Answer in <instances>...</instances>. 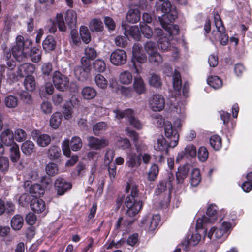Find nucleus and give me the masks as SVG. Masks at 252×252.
<instances>
[{"label": "nucleus", "mask_w": 252, "mask_h": 252, "mask_svg": "<svg viewBox=\"0 0 252 252\" xmlns=\"http://www.w3.org/2000/svg\"><path fill=\"white\" fill-rule=\"evenodd\" d=\"M184 151L187 158H193L196 156V148L193 144H189L186 145Z\"/></svg>", "instance_id": "nucleus-47"}, {"label": "nucleus", "mask_w": 252, "mask_h": 252, "mask_svg": "<svg viewBox=\"0 0 252 252\" xmlns=\"http://www.w3.org/2000/svg\"><path fill=\"white\" fill-rule=\"evenodd\" d=\"M81 63L82 66H78L74 68V74L78 79L83 80L86 78L91 66H87L83 62Z\"/></svg>", "instance_id": "nucleus-21"}, {"label": "nucleus", "mask_w": 252, "mask_h": 252, "mask_svg": "<svg viewBox=\"0 0 252 252\" xmlns=\"http://www.w3.org/2000/svg\"><path fill=\"white\" fill-rule=\"evenodd\" d=\"M160 4L159 2L157 1L155 7L157 10H161L164 14L159 18L160 23H162L164 21L167 19V22H173V21L177 17V11L175 7H172L170 2L169 0L162 1Z\"/></svg>", "instance_id": "nucleus-5"}, {"label": "nucleus", "mask_w": 252, "mask_h": 252, "mask_svg": "<svg viewBox=\"0 0 252 252\" xmlns=\"http://www.w3.org/2000/svg\"><path fill=\"white\" fill-rule=\"evenodd\" d=\"M149 60L154 65H158L162 62V58L158 52L149 55Z\"/></svg>", "instance_id": "nucleus-57"}, {"label": "nucleus", "mask_w": 252, "mask_h": 252, "mask_svg": "<svg viewBox=\"0 0 252 252\" xmlns=\"http://www.w3.org/2000/svg\"><path fill=\"white\" fill-rule=\"evenodd\" d=\"M20 157V154L18 145L14 143L10 148V158L12 162H17Z\"/></svg>", "instance_id": "nucleus-40"}, {"label": "nucleus", "mask_w": 252, "mask_h": 252, "mask_svg": "<svg viewBox=\"0 0 252 252\" xmlns=\"http://www.w3.org/2000/svg\"><path fill=\"white\" fill-rule=\"evenodd\" d=\"M127 122L133 127L140 129L142 127V123L137 118L134 111L132 109H127Z\"/></svg>", "instance_id": "nucleus-18"}, {"label": "nucleus", "mask_w": 252, "mask_h": 252, "mask_svg": "<svg viewBox=\"0 0 252 252\" xmlns=\"http://www.w3.org/2000/svg\"><path fill=\"white\" fill-rule=\"evenodd\" d=\"M170 142L168 143L165 138L162 136H159L154 143V148L156 151L159 152H165L166 153L168 152V148L171 147Z\"/></svg>", "instance_id": "nucleus-19"}, {"label": "nucleus", "mask_w": 252, "mask_h": 252, "mask_svg": "<svg viewBox=\"0 0 252 252\" xmlns=\"http://www.w3.org/2000/svg\"><path fill=\"white\" fill-rule=\"evenodd\" d=\"M24 223L23 217L18 214L15 215L11 220V226L15 230H20Z\"/></svg>", "instance_id": "nucleus-30"}, {"label": "nucleus", "mask_w": 252, "mask_h": 252, "mask_svg": "<svg viewBox=\"0 0 252 252\" xmlns=\"http://www.w3.org/2000/svg\"><path fill=\"white\" fill-rule=\"evenodd\" d=\"M232 229L231 223L223 221L218 226H213L210 228L205 236L212 243H221L225 241L230 234Z\"/></svg>", "instance_id": "nucleus-2"}, {"label": "nucleus", "mask_w": 252, "mask_h": 252, "mask_svg": "<svg viewBox=\"0 0 252 252\" xmlns=\"http://www.w3.org/2000/svg\"><path fill=\"white\" fill-rule=\"evenodd\" d=\"M30 192L33 197H40L41 195H43L44 189L40 184H35L31 186Z\"/></svg>", "instance_id": "nucleus-38"}, {"label": "nucleus", "mask_w": 252, "mask_h": 252, "mask_svg": "<svg viewBox=\"0 0 252 252\" xmlns=\"http://www.w3.org/2000/svg\"><path fill=\"white\" fill-rule=\"evenodd\" d=\"M218 208L217 206L214 204L209 205L206 211V215H205L210 223H214L217 219Z\"/></svg>", "instance_id": "nucleus-23"}, {"label": "nucleus", "mask_w": 252, "mask_h": 252, "mask_svg": "<svg viewBox=\"0 0 252 252\" xmlns=\"http://www.w3.org/2000/svg\"><path fill=\"white\" fill-rule=\"evenodd\" d=\"M21 150L24 154L30 155L35 151L34 144L32 141L27 140L22 144Z\"/></svg>", "instance_id": "nucleus-35"}, {"label": "nucleus", "mask_w": 252, "mask_h": 252, "mask_svg": "<svg viewBox=\"0 0 252 252\" xmlns=\"http://www.w3.org/2000/svg\"><path fill=\"white\" fill-rule=\"evenodd\" d=\"M31 58L32 62H39L41 58V51L37 48H33L31 52Z\"/></svg>", "instance_id": "nucleus-55"}, {"label": "nucleus", "mask_w": 252, "mask_h": 252, "mask_svg": "<svg viewBox=\"0 0 252 252\" xmlns=\"http://www.w3.org/2000/svg\"><path fill=\"white\" fill-rule=\"evenodd\" d=\"M37 143L41 147H46L49 144L51 138L49 135L46 134H40L37 137Z\"/></svg>", "instance_id": "nucleus-46"}, {"label": "nucleus", "mask_w": 252, "mask_h": 252, "mask_svg": "<svg viewBox=\"0 0 252 252\" xmlns=\"http://www.w3.org/2000/svg\"><path fill=\"white\" fill-rule=\"evenodd\" d=\"M93 67L96 71L103 72L106 69V64L103 60L97 59L94 62Z\"/></svg>", "instance_id": "nucleus-50"}, {"label": "nucleus", "mask_w": 252, "mask_h": 252, "mask_svg": "<svg viewBox=\"0 0 252 252\" xmlns=\"http://www.w3.org/2000/svg\"><path fill=\"white\" fill-rule=\"evenodd\" d=\"M4 102L6 107L12 108H15L17 105L18 100L16 97L9 95L5 98Z\"/></svg>", "instance_id": "nucleus-56"}, {"label": "nucleus", "mask_w": 252, "mask_h": 252, "mask_svg": "<svg viewBox=\"0 0 252 252\" xmlns=\"http://www.w3.org/2000/svg\"><path fill=\"white\" fill-rule=\"evenodd\" d=\"M109 144L108 140L105 138H98L91 136L88 138V145L95 150L104 148Z\"/></svg>", "instance_id": "nucleus-14"}, {"label": "nucleus", "mask_w": 252, "mask_h": 252, "mask_svg": "<svg viewBox=\"0 0 252 252\" xmlns=\"http://www.w3.org/2000/svg\"><path fill=\"white\" fill-rule=\"evenodd\" d=\"M210 144L215 150H219L222 146L221 139L218 135H212L210 138Z\"/></svg>", "instance_id": "nucleus-45"}, {"label": "nucleus", "mask_w": 252, "mask_h": 252, "mask_svg": "<svg viewBox=\"0 0 252 252\" xmlns=\"http://www.w3.org/2000/svg\"><path fill=\"white\" fill-rule=\"evenodd\" d=\"M94 81L96 85L101 89H104L107 87V80L100 74H98L95 76Z\"/></svg>", "instance_id": "nucleus-49"}, {"label": "nucleus", "mask_w": 252, "mask_h": 252, "mask_svg": "<svg viewBox=\"0 0 252 252\" xmlns=\"http://www.w3.org/2000/svg\"><path fill=\"white\" fill-rule=\"evenodd\" d=\"M126 84V71L122 72L119 76L117 82L113 83V81L110 82V86L113 91L122 94L124 96L126 95V88L125 85Z\"/></svg>", "instance_id": "nucleus-11"}, {"label": "nucleus", "mask_w": 252, "mask_h": 252, "mask_svg": "<svg viewBox=\"0 0 252 252\" xmlns=\"http://www.w3.org/2000/svg\"><path fill=\"white\" fill-rule=\"evenodd\" d=\"M187 239L189 244L192 246H195L200 241L201 235L199 233L195 232L191 236L189 235Z\"/></svg>", "instance_id": "nucleus-61"}, {"label": "nucleus", "mask_w": 252, "mask_h": 252, "mask_svg": "<svg viewBox=\"0 0 252 252\" xmlns=\"http://www.w3.org/2000/svg\"><path fill=\"white\" fill-rule=\"evenodd\" d=\"M141 47L138 44L135 43L133 45L132 54L133 57L132 62L135 67L136 73H138V70L136 67L135 61L140 63H144L147 60V57L144 53H141Z\"/></svg>", "instance_id": "nucleus-12"}, {"label": "nucleus", "mask_w": 252, "mask_h": 252, "mask_svg": "<svg viewBox=\"0 0 252 252\" xmlns=\"http://www.w3.org/2000/svg\"><path fill=\"white\" fill-rule=\"evenodd\" d=\"M172 22H167V19L162 23H160L162 27L168 31L170 35L178 34L179 32V27L176 25L171 24Z\"/></svg>", "instance_id": "nucleus-28"}, {"label": "nucleus", "mask_w": 252, "mask_h": 252, "mask_svg": "<svg viewBox=\"0 0 252 252\" xmlns=\"http://www.w3.org/2000/svg\"><path fill=\"white\" fill-rule=\"evenodd\" d=\"M198 158L201 162H204L207 160L209 156V153L207 148L204 146H201L198 150Z\"/></svg>", "instance_id": "nucleus-52"}, {"label": "nucleus", "mask_w": 252, "mask_h": 252, "mask_svg": "<svg viewBox=\"0 0 252 252\" xmlns=\"http://www.w3.org/2000/svg\"><path fill=\"white\" fill-rule=\"evenodd\" d=\"M186 102L185 100H182L177 103L173 104L171 108V110L175 112L178 115V116L182 118L185 119L186 117Z\"/></svg>", "instance_id": "nucleus-24"}, {"label": "nucleus", "mask_w": 252, "mask_h": 252, "mask_svg": "<svg viewBox=\"0 0 252 252\" xmlns=\"http://www.w3.org/2000/svg\"><path fill=\"white\" fill-rule=\"evenodd\" d=\"M31 41H24V37L18 36L16 39V44L12 48L13 57L18 62L24 61L30 51Z\"/></svg>", "instance_id": "nucleus-3"}, {"label": "nucleus", "mask_w": 252, "mask_h": 252, "mask_svg": "<svg viewBox=\"0 0 252 252\" xmlns=\"http://www.w3.org/2000/svg\"><path fill=\"white\" fill-rule=\"evenodd\" d=\"M65 20L68 26L73 29L76 27L77 14L73 10H68L65 14Z\"/></svg>", "instance_id": "nucleus-25"}, {"label": "nucleus", "mask_w": 252, "mask_h": 252, "mask_svg": "<svg viewBox=\"0 0 252 252\" xmlns=\"http://www.w3.org/2000/svg\"><path fill=\"white\" fill-rule=\"evenodd\" d=\"M128 158L127 163L129 167L131 168L137 167L140 165L141 158L140 155L132 152L129 154Z\"/></svg>", "instance_id": "nucleus-27"}, {"label": "nucleus", "mask_w": 252, "mask_h": 252, "mask_svg": "<svg viewBox=\"0 0 252 252\" xmlns=\"http://www.w3.org/2000/svg\"><path fill=\"white\" fill-rule=\"evenodd\" d=\"M80 34L82 41L87 44L91 40V36L88 28L84 26H82L80 28Z\"/></svg>", "instance_id": "nucleus-44"}, {"label": "nucleus", "mask_w": 252, "mask_h": 252, "mask_svg": "<svg viewBox=\"0 0 252 252\" xmlns=\"http://www.w3.org/2000/svg\"><path fill=\"white\" fill-rule=\"evenodd\" d=\"M53 70V66L50 63H43L41 66V71L43 75L49 76Z\"/></svg>", "instance_id": "nucleus-62"}, {"label": "nucleus", "mask_w": 252, "mask_h": 252, "mask_svg": "<svg viewBox=\"0 0 252 252\" xmlns=\"http://www.w3.org/2000/svg\"><path fill=\"white\" fill-rule=\"evenodd\" d=\"M90 29L92 31L101 32L103 29V26L102 21L98 19H93L89 25Z\"/></svg>", "instance_id": "nucleus-39"}, {"label": "nucleus", "mask_w": 252, "mask_h": 252, "mask_svg": "<svg viewBox=\"0 0 252 252\" xmlns=\"http://www.w3.org/2000/svg\"><path fill=\"white\" fill-rule=\"evenodd\" d=\"M201 180L200 171L197 168H194L191 173L190 182L192 187L197 186Z\"/></svg>", "instance_id": "nucleus-32"}, {"label": "nucleus", "mask_w": 252, "mask_h": 252, "mask_svg": "<svg viewBox=\"0 0 252 252\" xmlns=\"http://www.w3.org/2000/svg\"><path fill=\"white\" fill-rule=\"evenodd\" d=\"M160 220V216L157 214L151 216H144L141 220L140 226L150 231H154Z\"/></svg>", "instance_id": "nucleus-8"}, {"label": "nucleus", "mask_w": 252, "mask_h": 252, "mask_svg": "<svg viewBox=\"0 0 252 252\" xmlns=\"http://www.w3.org/2000/svg\"><path fill=\"white\" fill-rule=\"evenodd\" d=\"M140 19V13L137 8L130 9L127 13V21L131 23L138 22Z\"/></svg>", "instance_id": "nucleus-29"}, {"label": "nucleus", "mask_w": 252, "mask_h": 252, "mask_svg": "<svg viewBox=\"0 0 252 252\" xmlns=\"http://www.w3.org/2000/svg\"><path fill=\"white\" fill-rule=\"evenodd\" d=\"M164 132L165 136L171 139L170 147L172 148L176 147L178 144L179 134L177 129L173 126L169 121L164 122Z\"/></svg>", "instance_id": "nucleus-9"}, {"label": "nucleus", "mask_w": 252, "mask_h": 252, "mask_svg": "<svg viewBox=\"0 0 252 252\" xmlns=\"http://www.w3.org/2000/svg\"><path fill=\"white\" fill-rule=\"evenodd\" d=\"M0 139L2 143L7 146H11L14 143V134L9 129L4 130L0 134Z\"/></svg>", "instance_id": "nucleus-20"}, {"label": "nucleus", "mask_w": 252, "mask_h": 252, "mask_svg": "<svg viewBox=\"0 0 252 252\" xmlns=\"http://www.w3.org/2000/svg\"><path fill=\"white\" fill-rule=\"evenodd\" d=\"M144 48L145 51L149 55L157 52L156 45L154 42L152 41L147 42L144 44Z\"/></svg>", "instance_id": "nucleus-58"}, {"label": "nucleus", "mask_w": 252, "mask_h": 252, "mask_svg": "<svg viewBox=\"0 0 252 252\" xmlns=\"http://www.w3.org/2000/svg\"><path fill=\"white\" fill-rule=\"evenodd\" d=\"M127 223H132L136 219V215L141 210L143 203L139 195L137 185L133 181L127 184Z\"/></svg>", "instance_id": "nucleus-1"}, {"label": "nucleus", "mask_w": 252, "mask_h": 252, "mask_svg": "<svg viewBox=\"0 0 252 252\" xmlns=\"http://www.w3.org/2000/svg\"><path fill=\"white\" fill-rule=\"evenodd\" d=\"M165 105V99L162 95L159 94H154L148 99L149 107L153 111H161L164 108Z\"/></svg>", "instance_id": "nucleus-7"}, {"label": "nucleus", "mask_w": 252, "mask_h": 252, "mask_svg": "<svg viewBox=\"0 0 252 252\" xmlns=\"http://www.w3.org/2000/svg\"><path fill=\"white\" fill-rule=\"evenodd\" d=\"M62 119V114L60 112H55L51 116L50 119V125L54 128H57L60 126Z\"/></svg>", "instance_id": "nucleus-36"}, {"label": "nucleus", "mask_w": 252, "mask_h": 252, "mask_svg": "<svg viewBox=\"0 0 252 252\" xmlns=\"http://www.w3.org/2000/svg\"><path fill=\"white\" fill-rule=\"evenodd\" d=\"M111 63L116 65L123 64L126 61V53L123 50H116L113 51L110 56Z\"/></svg>", "instance_id": "nucleus-13"}, {"label": "nucleus", "mask_w": 252, "mask_h": 252, "mask_svg": "<svg viewBox=\"0 0 252 252\" xmlns=\"http://www.w3.org/2000/svg\"><path fill=\"white\" fill-rule=\"evenodd\" d=\"M134 88L138 94H142L145 91L144 83L137 74L136 76H134Z\"/></svg>", "instance_id": "nucleus-34"}, {"label": "nucleus", "mask_w": 252, "mask_h": 252, "mask_svg": "<svg viewBox=\"0 0 252 252\" xmlns=\"http://www.w3.org/2000/svg\"><path fill=\"white\" fill-rule=\"evenodd\" d=\"M55 187L59 195H63L71 188L70 183L66 182L63 179L59 178L55 182Z\"/></svg>", "instance_id": "nucleus-15"}, {"label": "nucleus", "mask_w": 252, "mask_h": 252, "mask_svg": "<svg viewBox=\"0 0 252 252\" xmlns=\"http://www.w3.org/2000/svg\"><path fill=\"white\" fill-rule=\"evenodd\" d=\"M63 113L64 118L66 120L69 119L72 117L73 113L72 106L70 103L64 104Z\"/></svg>", "instance_id": "nucleus-64"}, {"label": "nucleus", "mask_w": 252, "mask_h": 252, "mask_svg": "<svg viewBox=\"0 0 252 252\" xmlns=\"http://www.w3.org/2000/svg\"><path fill=\"white\" fill-rule=\"evenodd\" d=\"M70 144L71 149L74 151L79 150L82 146V140L78 136L73 137L70 142L68 139L64 140L62 144V148L64 155L66 157L70 156Z\"/></svg>", "instance_id": "nucleus-6"}, {"label": "nucleus", "mask_w": 252, "mask_h": 252, "mask_svg": "<svg viewBox=\"0 0 252 252\" xmlns=\"http://www.w3.org/2000/svg\"><path fill=\"white\" fill-rule=\"evenodd\" d=\"M159 168L157 164H153L150 167L148 172V180L150 181H155L158 174Z\"/></svg>", "instance_id": "nucleus-42"}, {"label": "nucleus", "mask_w": 252, "mask_h": 252, "mask_svg": "<svg viewBox=\"0 0 252 252\" xmlns=\"http://www.w3.org/2000/svg\"><path fill=\"white\" fill-rule=\"evenodd\" d=\"M208 84L214 89L220 88L222 86V82L220 78L217 76H211L207 79Z\"/></svg>", "instance_id": "nucleus-33"}, {"label": "nucleus", "mask_w": 252, "mask_h": 252, "mask_svg": "<svg viewBox=\"0 0 252 252\" xmlns=\"http://www.w3.org/2000/svg\"><path fill=\"white\" fill-rule=\"evenodd\" d=\"M18 69L20 77H23L33 73L35 70V67L31 63H25L20 65Z\"/></svg>", "instance_id": "nucleus-26"}, {"label": "nucleus", "mask_w": 252, "mask_h": 252, "mask_svg": "<svg viewBox=\"0 0 252 252\" xmlns=\"http://www.w3.org/2000/svg\"><path fill=\"white\" fill-rule=\"evenodd\" d=\"M82 95L84 98L91 99L94 98L96 95L94 89L91 87H85L82 90Z\"/></svg>", "instance_id": "nucleus-37"}, {"label": "nucleus", "mask_w": 252, "mask_h": 252, "mask_svg": "<svg viewBox=\"0 0 252 252\" xmlns=\"http://www.w3.org/2000/svg\"><path fill=\"white\" fill-rule=\"evenodd\" d=\"M31 208L35 212L40 213L45 211L46 205L42 199L34 198L31 201Z\"/></svg>", "instance_id": "nucleus-22"}, {"label": "nucleus", "mask_w": 252, "mask_h": 252, "mask_svg": "<svg viewBox=\"0 0 252 252\" xmlns=\"http://www.w3.org/2000/svg\"><path fill=\"white\" fill-rule=\"evenodd\" d=\"M61 154V149L59 147L53 146L48 150V155L51 159H58Z\"/></svg>", "instance_id": "nucleus-48"}, {"label": "nucleus", "mask_w": 252, "mask_h": 252, "mask_svg": "<svg viewBox=\"0 0 252 252\" xmlns=\"http://www.w3.org/2000/svg\"><path fill=\"white\" fill-rule=\"evenodd\" d=\"M46 171L47 174L50 176H53L59 173V168L57 164L50 162L46 166Z\"/></svg>", "instance_id": "nucleus-51"}, {"label": "nucleus", "mask_w": 252, "mask_h": 252, "mask_svg": "<svg viewBox=\"0 0 252 252\" xmlns=\"http://www.w3.org/2000/svg\"><path fill=\"white\" fill-rule=\"evenodd\" d=\"M14 136L17 141L20 142L26 139L27 134L24 130L19 128L15 131Z\"/></svg>", "instance_id": "nucleus-63"}, {"label": "nucleus", "mask_w": 252, "mask_h": 252, "mask_svg": "<svg viewBox=\"0 0 252 252\" xmlns=\"http://www.w3.org/2000/svg\"><path fill=\"white\" fill-rule=\"evenodd\" d=\"M56 45V42L51 35H48L42 43L43 48L47 52L55 49Z\"/></svg>", "instance_id": "nucleus-31"}, {"label": "nucleus", "mask_w": 252, "mask_h": 252, "mask_svg": "<svg viewBox=\"0 0 252 252\" xmlns=\"http://www.w3.org/2000/svg\"><path fill=\"white\" fill-rule=\"evenodd\" d=\"M129 34L134 39L139 40L141 37L139 28L137 26H131L129 30Z\"/></svg>", "instance_id": "nucleus-60"}, {"label": "nucleus", "mask_w": 252, "mask_h": 252, "mask_svg": "<svg viewBox=\"0 0 252 252\" xmlns=\"http://www.w3.org/2000/svg\"><path fill=\"white\" fill-rule=\"evenodd\" d=\"M149 84L155 88H158L162 84L160 77L157 74H152L149 80Z\"/></svg>", "instance_id": "nucleus-53"}, {"label": "nucleus", "mask_w": 252, "mask_h": 252, "mask_svg": "<svg viewBox=\"0 0 252 252\" xmlns=\"http://www.w3.org/2000/svg\"><path fill=\"white\" fill-rule=\"evenodd\" d=\"M56 23L61 31H65L66 26L64 21L63 15L62 13H58L56 15Z\"/></svg>", "instance_id": "nucleus-59"}, {"label": "nucleus", "mask_w": 252, "mask_h": 252, "mask_svg": "<svg viewBox=\"0 0 252 252\" xmlns=\"http://www.w3.org/2000/svg\"><path fill=\"white\" fill-rule=\"evenodd\" d=\"M24 85L27 91H33L35 88L34 77L32 75H28L25 79Z\"/></svg>", "instance_id": "nucleus-41"}, {"label": "nucleus", "mask_w": 252, "mask_h": 252, "mask_svg": "<svg viewBox=\"0 0 252 252\" xmlns=\"http://www.w3.org/2000/svg\"><path fill=\"white\" fill-rule=\"evenodd\" d=\"M107 124L104 122H100L93 126V131L95 135H99L101 132L106 130Z\"/></svg>", "instance_id": "nucleus-54"}, {"label": "nucleus", "mask_w": 252, "mask_h": 252, "mask_svg": "<svg viewBox=\"0 0 252 252\" xmlns=\"http://www.w3.org/2000/svg\"><path fill=\"white\" fill-rule=\"evenodd\" d=\"M97 56L96 50L92 48L87 47L84 50V56L82 57L81 62H83L87 66H91L90 60H93Z\"/></svg>", "instance_id": "nucleus-16"}, {"label": "nucleus", "mask_w": 252, "mask_h": 252, "mask_svg": "<svg viewBox=\"0 0 252 252\" xmlns=\"http://www.w3.org/2000/svg\"><path fill=\"white\" fill-rule=\"evenodd\" d=\"M215 29L212 32V40L219 41L220 44L226 45L228 41V36L226 34L225 28L220 15L218 13L214 15Z\"/></svg>", "instance_id": "nucleus-4"}, {"label": "nucleus", "mask_w": 252, "mask_h": 252, "mask_svg": "<svg viewBox=\"0 0 252 252\" xmlns=\"http://www.w3.org/2000/svg\"><path fill=\"white\" fill-rule=\"evenodd\" d=\"M173 85L174 89L180 93L182 87V81L179 71L175 70L173 76Z\"/></svg>", "instance_id": "nucleus-43"}, {"label": "nucleus", "mask_w": 252, "mask_h": 252, "mask_svg": "<svg viewBox=\"0 0 252 252\" xmlns=\"http://www.w3.org/2000/svg\"><path fill=\"white\" fill-rule=\"evenodd\" d=\"M191 169L190 164L186 163L178 167L176 172V179L178 184H182Z\"/></svg>", "instance_id": "nucleus-17"}, {"label": "nucleus", "mask_w": 252, "mask_h": 252, "mask_svg": "<svg viewBox=\"0 0 252 252\" xmlns=\"http://www.w3.org/2000/svg\"><path fill=\"white\" fill-rule=\"evenodd\" d=\"M53 82L56 89L61 91L66 90L69 85V79L59 71H55L53 76Z\"/></svg>", "instance_id": "nucleus-10"}]
</instances>
